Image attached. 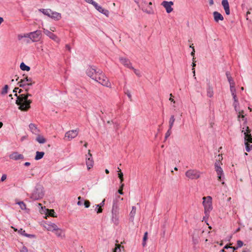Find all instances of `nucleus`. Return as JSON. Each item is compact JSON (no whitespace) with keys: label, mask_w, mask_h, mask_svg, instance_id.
I'll use <instances>...</instances> for the list:
<instances>
[{"label":"nucleus","mask_w":252,"mask_h":252,"mask_svg":"<svg viewBox=\"0 0 252 252\" xmlns=\"http://www.w3.org/2000/svg\"><path fill=\"white\" fill-rule=\"evenodd\" d=\"M229 248L230 249H233V251L234 252L236 250H237L238 248L237 247H229Z\"/></svg>","instance_id":"63"},{"label":"nucleus","mask_w":252,"mask_h":252,"mask_svg":"<svg viewBox=\"0 0 252 252\" xmlns=\"http://www.w3.org/2000/svg\"><path fill=\"white\" fill-rule=\"evenodd\" d=\"M174 3L172 1H163L161 4V5L165 8L166 12L168 13H169L173 11V8H172L171 6Z\"/></svg>","instance_id":"14"},{"label":"nucleus","mask_w":252,"mask_h":252,"mask_svg":"<svg viewBox=\"0 0 252 252\" xmlns=\"http://www.w3.org/2000/svg\"><path fill=\"white\" fill-rule=\"evenodd\" d=\"M147 235H148V233L147 232H146L144 234V237H143V243H142V245L144 247L146 245V241L147 239Z\"/></svg>","instance_id":"39"},{"label":"nucleus","mask_w":252,"mask_h":252,"mask_svg":"<svg viewBox=\"0 0 252 252\" xmlns=\"http://www.w3.org/2000/svg\"><path fill=\"white\" fill-rule=\"evenodd\" d=\"M185 174L188 178L191 180L198 179L200 176V172L196 170H189Z\"/></svg>","instance_id":"9"},{"label":"nucleus","mask_w":252,"mask_h":252,"mask_svg":"<svg viewBox=\"0 0 252 252\" xmlns=\"http://www.w3.org/2000/svg\"><path fill=\"white\" fill-rule=\"evenodd\" d=\"M36 140L40 144H43L46 142V139L43 137V136L39 135V134H37Z\"/></svg>","instance_id":"28"},{"label":"nucleus","mask_w":252,"mask_h":252,"mask_svg":"<svg viewBox=\"0 0 252 252\" xmlns=\"http://www.w3.org/2000/svg\"><path fill=\"white\" fill-rule=\"evenodd\" d=\"M95 5H94V7L100 13L104 14L106 16H108L109 15V11L103 8L101 6H99L97 4V3H94Z\"/></svg>","instance_id":"21"},{"label":"nucleus","mask_w":252,"mask_h":252,"mask_svg":"<svg viewBox=\"0 0 252 252\" xmlns=\"http://www.w3.org/2000/svg\"><path fill=\"white\" fill-rule=\"evenodd\" d=\"M98 74L94 78V80L104 86L111 87V83L109 81L108 78L102 73L100 70L97 71Z\"/></svg>","instance_id":"2"},{"label":"nucleus","mask_w":252,"mask_h":252,"mask_svg":"<svg viewBox=\"0 0 252 252\" xmlns=\"http://www.w3.org/2000/svg\"><path fill=\"white\" fill-rule=\"evenodd\" d=\"M121 246L120 245H117L113 252H121Z\"/></svg>","instance_id":"43"},{"label":"nucleus","mask_w":252,"mask_h":252,"mask_svg":"<svg viewBox=\"0 0 252 252\" xmlns=\"http://www.w3.org/2000/svg\"><path fill=\"white\" fill-rule=\"evenodd\" d=\"M95 210L96 211L97 214L100 213L102 212V209L100 207H98V208L95 209Z\"/></svg>","instance_id":"54"},{"label":"nucleus","mask_w":252,"mask_h":252,"mask_svg":"<svg viewBox=\"0 0 252 252\" xmlns=\"http://www.w3.org/2000/svg\"><path fill=\"white\" fill-rule=\"evenodd\" d=\"M17 97L16 104L19 106L18 109L22 111H27L31 108V104L32 100L28 99L29 96H32V94L27 92L26 94H21L19 95L15 94Z\"/></svg>","instance_id":"1"},{"label":"nucleus","mask_w":252,"mask_h":252,"mask_svg":"<svg viewBox=\"0 0 252 252\" xmlns=\"http://www.w3.org/2000/svg\"><path fill=\"white\" fill-rule=\"evenodd\" d=\"M203 199L204 200L203 201V205L204 207V213L206 217L208 218L209 213L212 209V197L208 196L207 197H204Z\"/></svg>","instance_id":"6"},{"label":"nucleus","mask_w":252,"mask_h":252,"mask_svg":"<svg viewBox=\"0 0 252 252\" xmlns=\"http://www.w3.org/2000/svg\"><path fill=\"white\" fill-rule=\"evenodd\" d=\"M18 204L22 210H25L26 209V205L23 201H19L16 202Z\"/></svg>","instance_id":"33"},{"label":"nucleus","mask_w":252,"mask_h":252,"mask_svg":"<svg viewBox=\"0 0 252 252\" xmlns=\"http://www.w3.org/2000/svg\"><path fill=\"white\" fill-rule=\"evenodd\" d=\"M219 159L217 160L215 163V168L218 175V179L219 181H221L222 178L223 177V172L222 169L220 167L221 164L220 160L222 159V156L218 155Z\"/></svg>","instance_id":"5"},{"label":"nucleus","mask_w":252,"mask_h":252,"mask_svg":"<svg viewBox=\"0 0 252 252\" xmlns=\"http://www.w3.org/2000/svg\"><path fill=\"white\" fill-rule=\"evenodd\" d=\"M242 132L245 135V140L252 143V138L251 137V130L247 126H243Z\"/></svg>","instance_id":"10"},{"label":"nucleus","mask_w":252,"mask_h":252,"mask_svg":"<svg viewBox=\"0 0 252 252\" xmlns=\"http://www.w3.org/2000/svg\"><path fill=\"white\" fill-rule=\"evenodd\" d=\"M90 202L89 200H85L84 204L85 208H89L90 206Z\"/></svg>","instance_id":"47"},{"label":"nucleus","mask_w":252,"mask_h":252,"mask_svg":"<svg viewBox=\"0 0 252 252\" xmlns=\"http://www.w3.org/2000/svg\"><path fill=\"white\" fill-rule=\"evenodd\" d=\"M86 2L92 4L94 6L95 5L94 3H96V2L94 1L93 0H85Z\"/></svg>","instance_id":"53"},{"label":"nucleus","mask_w":252,"mask_h":252,"mask_svg":"<svg viewBox=\"0 0 252 252\" xmlns=\"http://www.w3.org/2000/svg\"><path fill=\"white\" fill-rule=\"evenodd\" d=\"M131 69L133 70L134 72L137 76H138V77L141 76V74H140L139 70H137V69L134 68L133 67V68H131Z\"/></svg>","instance_id":"45"},{"label":"nucleus","mask_w":252,"mask_h":252,"mask_svg":"<svg viewBox=\"0 0 252 252\" xmlns=\"http://www.w3.org/2000/svg\"><path fill=\"white\" fill-rule=\"evenodd\" d=\"M31 163L30 162H26L25 163H24V165L26 166H29L30 165Z\"/></svg>","instance_id":"64"},{"label":"nucleus","mask_w":252,"mask_h":252,"mask_svg":"<svg viewBox=\"0 0 252 252\" xmlns=\"http://www.w3.org/2000/svg\"><path fill=\"white\" fill-rule=\"evenodd\" d=\"M194 54H195V49L194 47H192V51L191 52V55L193 57V58H194Z\"/></svg>","instance_id":"60"},{"label":"nucleus","mask_w":252,"mask_h":252,"mask_svg":"<svg viewBox=\"0 0 252 252\" xmlns=\"http://www.w3.org/2000/svg\"><path fill=\"white\" fill-rule=\"evenodd\" d=\"M171 129L172 128H170V127H169L168 130H167V131L165 133V140H166L167 139V138L171 135Z\"/></svg>","instance_id":"40"},{"label":"nucleus","mask_w":252,"mask_h":252,"mask_svg":"<svg viewBox=\"0 0 252 252\" xmlns=\"http://www.w3.org/2000/svg\"><path fill=\"white\" fill-rule=\"evenodd\" d=\"M124 186V184L122 183L118 191V193L122 195L124 194V192L123 191Z\"/></svg>","instance_id":"41"},{"label":"nucleus","mask_w":252,"mask_h":252,"mask_svg":"<svg viewBox=\"0 0 252 252\" xmlns=\"http://www.w3.org/2000/svg\"><path fill=\"white\" fill-rule=\"evenodd\" d=\"M43 188L40 185H37L35 187L31 194V198L34 200H38L42 198L44 196Z\"/></svg>","instance_id":"4"},{"label":"nucleus","mask_w":252,"mask_h":252,"mask_svg":"<svg viewBox=\"0 0 252 252\" xmlns=\"http://www.w3.org/2000/svg\"><path fill=\"white\" fill-rule=\"evenodd\" d=\"M232 96H233V100H234V102H236V101H238V99L237 97V96H236V94H232Z\"/></svg>","instance_id":"59"},{"label":"nucleus","mask_w":252,"mask_h":252,"mask_svg":"<svg viewBox=\"0 0 252 252\" xmlns=\"http://www.w3.org/2000/svg\"><path fill=\"white\" fill-rule=\"evenodd\" d=\"M18 232L20 233L21 235L24 236V234H26L25 230H23V229L21 228L20 230H18Z\"/></svg>","instance_id":"57"},{"label":"nucleus","mask_w":252,"mask_h":252,"mask_svg":"<svg viewBox=\"0 0 252 252\" xmlns=\"http://www.w3.org/2000/svg\"><path fill=\"white\" fill-rule=\"evenodd\" d=\"M20 67L21 69L23 71L26 70V71H28L30 70V67L24 63H22L20 64Z\"/></svg>","instance_id":"30"},{"label":"nucleus","mask_w":252,"mask_h":252,"mask_svg":"<svg viewBox=\"0 0 252 252\" xmlns=\"http://www.w3.org/2000/svg\"><path fill=\"white\" fill-rule=\"evenodd\" d=\"M28 249L25 247L23 246L22 249L20 250V252H28Z\"/></svg>","instance_id":"56"},{"label":"nucleus","mask_w":252,"mask_h":252,"mask_svg":"<svg viewBox=\"0 0 252 252\" xmlns=\"http://www.w3.org/2000/svg\"><path fill=\"white\" fill-rule=\"evenodd\" d=\"M213 15L216 22H218L219 20L222 21L223 20L222 15L217 11L214 12Z\"/></svg>","instance_id":"23"},{"label":"nucleus","mask_w":252,"mask_h":252,"mask_svg":"<svg viewBox=\"0 0 252 252\" xmlns=\"http://www.w3.org/2000/svg\"><path fill=\"white\" fill-rule=\"evenodd\" d=\"M9 158L10 159L17 160L24 159V156L19 154L18 152H13L9 155Z\"/></svg>","instance_id":"18"},{"label":"nucleus","mask_w":252,"mask_h":252,"mask_svg":"<svg viewBox=\"0 0 252 252\" xmlns=\"http://www.w3.org/2000/svg\"><path fill=\"white\" fill-rule=\"evenodd\" d=\"M43 32L47 35L50 38L54 40L57 42H59L60 40L55 34L48 31V30L44 29Z\"/></svg>","instance_id":"16"},{"label":"nucleus","mask_w":252,"mask_h":252,"mask_svg":"<svg viewBox=\"0 0 252 252\" xmlns=\"http://www.w3.org/2000/svg\"><path fill=\"white\" fill-rule=\"evenodd\" d=\"M24 236L29 238H35V235L32 234H24Z\"/></svg>","instance_id":"55"},{"label":"nucleus","mask_w":252,"mask_h":252,"mask_svg":"<svg viewBox=\"0 0 252 252\" xmlns=\"http://www.w3.org/2000/svg\"><path fill=\"white\" fill-rule=\"evenodd\" d=\"M119 60L121 63L123 64L125 66L130 69L133 68L131 63L128 59L124 57H120Z\"/></svg>","instance_id":"17"},{"label":"nucleus","mask_w":252,"mask_h":252,"mask_svg":"<svg viewBox=\"0 0 252 252\" xmlns=\"http://www.w3.org/2000/svg\"><path fill=\"white\" fill-rule=\"evenodd\" d=\"M86 74L87 75L94 80V78L95 77V76H97L98 74L97 71L95 70V69L92 66H89L86 70Z\"/></svg>","instance_id":"13"},{"label":"nucleus","mask_w":252,"mask_h":252,"mask_svg":"<svg viewBox=\"0 0 252 252\" xmlns=\"http://www.w3.org/2000/svg\"><path fill=\"white\" fill-rule=\"evenodd\" d=\"M239 102L238 101L234 102L233 105L234 107V109L236 111H237V106H239Z\"/></svg>","instance_id":"49"},{"label":"nucleus","mask_w":252,"mask_h":252,"mask_svg":"<svg viewBox=\"0 0 252 252\" xmlns=\"http://www.w3.org/2000/svg\"><path fill=\"white\" fill-rule=\"evenodd\" d=\"M112 220L114 222V223L117 224L119 221V216L118 212L117 210V207L115 205V204L114 203L112 209Z\"/></svg>","instance_id":"11"},{"label":"nucleus","mask_w":252,"mask_h":252,"mask_svg":"<svg viewBox=\"0 0 252 252\" xmlns=\"http://www.w3.org/2000/svg\"><path fill=\"white\" fill-rule=\"evenodd\" d=\"M50 17L54 19H56L57 20H59L61 18V14L58 12H52Z\"/></svg>","instance_id":"27"},{"label":"nucleus","mask_w":252,"mask_h":252,"mask_svg":"<svg viewBox=\"0 0 252 252\" xmlns=\"http://www.w3.org/2000/svg\"><path fill=\"white\" fill-rule=\"evenodd\" d=\"M230 90L231 94H236V89L235 88V85H230Z\"/></svg>","instance_id":"37"},{"label":"nucleus","mask_w":252,"mask_h":252,"mask_svg":"<svg viewBox=\"0 0 252 252\" xmlns=\"http://www.w3.org/2000/svg\"><path fill=\"white\" fill-rule=\"evenodd\" d=\"M243 113H244L243 110H242L241 111H240L239 112V115L238 116V119L240 118V117H241L242 118H244V115H243Z\"/></svg>","instance_id":"50"},{"label":"nucleus","mask_w":252,"mask_h":252,"mask_svg":"<svg viewBox=\"0 0 252 252\" xmlns=\"http://www.w3.org/2000/svg\"><path fill=\"white\" fill-rule=\"evenodd\" d=\"M221 4L226 15L230 14L229 5L227 0H222Z\"/></svg>","instance_id":"20"},{"label":"nucleus","mask_w":252,"mask_h":252,"mask_svg":"<svg viewBox=\"0 0 252 252\" xmlns=\"http://www.w3.org/2000/svg\"><path fill=\"white\" fill-rule=\"evenodd\" d=\"M47 214L52 217H56V216L55 215V212L54 211V210L53 209H47Z\"/></svg>","instance_id":"32"},{"label":"nucleus","mask_w":252,"mask_h":252,"mask_svg":"<svg viewBox=\"0 0 252 252\" xmlns=\"http://www.w3.org/2000/svg\"><path fill=\"white\" fill-rule=\"evenodd\" d=\"M207 96L209 97H212L213 96L214 92H213V88L211 87L210 86H209L207 88Z\"/></svg>","instance_id":"26"},{"label":"nucleus","mask_w":252,"mask_h":252,"mask_svg":"<svg viewBox=\"0 0 252 252\" xmlns=\"http://www.w3.org/2000/svg\"><path fill=\"white\" fill-rule=\"evenodd\" d=\"M27 33L24 34V35L19 34L18 36V38L19 40H21L23 37H28V36H26Z\"/></svg>","instance_id":"52"},{"label":"nucleus","mask_w":252,"mask_h":252,"mask_svg":"<svg viewBox=\"0 0 252 252\" xmlns=\"http://www.w3.org/2000/svg\"><path fill=\"white\" fill-rule=\"evenodd\" d=\"M237 248H241L243 245V242L241 240H238L237 242Z\"/></svg>","instance_id":"48"},{"label":"nucleus","mask_w":252,"mask_h":252,"mask_svg":"<svg viewBox=\"0 0 252 252\" xmlns=\"http://www.w3.org/2000/svg\"><path fill=\"white\" fill-rule=\"evenodd\" d=\"M6 174H3L1 177V179H0V181L1 182H3L4 181H5L6 179Z\"/></svg>","instance_id":"58"},{"label":"nucleus","mask_w":252,"mask_h":252,"mask_svg":"<svg viewBox=\"0 0 252 252\" xmlns=\"http://www.w3.org/2000/svg\"><path fill=\"white\" fill-rule=\"evenodd\" d=\"M136 208L135 206L132 207V210L130 213V217L133 218L136 213Z\"/></svg>","instance_id":"35"},{"label":"nucleus","mask_w":252,"mask_h":252,"mask_svg":"<svg viewBox=\"0 0 252 252\" xmlns=\"http://www.w3.org/2000/svg\"><path fill=\"white\" fill-rule=\"evenodd\" d=\"M152 5V2H148L146 0H142L141 2V9L142 11L148 14H153L154 11L151 5Z\"/></svg>","instance_id":"7"},{"label":"nucleus","mask_w":252,"mask_h":252,"mask_svg":"<svg viewBox=\"0 0 252 252\" xmlns=\"http://www.w3.org/2000/svg\"><path fill=\"white\" fill-rule=\"evenodd\" d=\"M226 76L227 77V78H229V77H231V75L229 72H226Z\"/></svg>","instance_id":"62"},{"label":"nucleus","mask_w":252,"mask_h":252,"mask_svg":"<svg viewBox=\"0 0 252 252\" xmlns=\"http://www.w3.org/2000/svg\"><path fill=\"white\" fill-rule=\"evenodd\" d=\"M118 169L119 170V172H120V173H118V177L120 179V182L122 184L124 181L123 174L121 172V169L119 168H118Z\"/></svg>","instance_id":"36"},{"label":"nucleus","mask_w":252,"mask_h":252,"mask_svg":"<svg viewBox=\"0 0 252 252\" xmlns=\"http://www.w3.org/2000/svg\"><path fill=\"white\" fill-rule=\"evenodd\" d=\"M175 121V118L174 117V116L171 115L169 121V127H170V128H172L173 125H174Z\"/></svg>","instance_id":"29"},{"label":"nucleus","mask_w":252,"mask_h":252,"mask_svg":"<svg viewBox=\"0 0 252 252\" xmlns=\"http://www.w3.org/2000/svg\"><path fill=\"white\" fill-rule=\"evenodd\" d=\"M248 142V141H246L245 144L247 152H249L252 149V144H249Z\"/></svg>","instance_id":"34"},{"label":"nucleus","mask_w":252,"mask_h":252,"mask_svg":"<svg viewBox=\"0 0 252 252\" xmlns=\"http://www.w3.org/2000/svg\"><path fill=\"white\" fill-rule=\"evenodd\" d=\"M65 48L67 50H68L69 51H70V50H71V48H70V46L68 44H66L65 45Z\"/></svg>","instance_id":"61"},{"label":"nucleus","mask_w":252,"mask_h":252,"mask_svg":"<svg viewBox=\"0 0 252 252\" xmlns=\"http://www.w3.org/2000/svg\"><path fill=\"white\" fill-rule=\"evenodd\" d=\"M44 227L48 231L54 232L58 228V226L54 223L49 222L48 223H46L44 225Z\"/></svg>","instance_id":"19"},{"label":"nucleus","mask_w":252,"mask_h":252,"mask_svg":"<svg viewBox=\"0 0 252 252\" xmlns=\"http://www.w3.org/2000/svg\"><path fill=\"white\" fill-rule=\"evenodd\" d=\"M78 134V130H71L66 132L65 134V137H67L69 140L76 137Z\"/></svg>","instance_id":"15"},{"label":"nucleus","mask_w":252,"mask_h":252,"mask_svg":"<svg viewBox=\"0 0 252 252\" xmlns=\"http://www.w3.org/2000/svg\"><path fill=\"white\" fill-rule=\"evenodd\" d=\"M227 79L229 83V85H235V82L231 76L229 77V78H228Z\"/></svg>","instance_id":"44"},{"label":"nucleus","mask_w":252,"mask_h":252,"mask_svg":"<svg viewBox=\"0 0 252 252\" xmlns=\"http://www.w3.org/2000/svg\"><path fill=\"white\" fill-rule=\"evenodd\" d=\"M125 94H126L127 95V96H128L129 100L130 101H132V96L130 94V92L128 90H127L126 92H125Z\"/></svg>","instance_id":"46"},{"label":"nucleus","mask_w":252,"mask_h":252,"mask_svg":"<svg viewBox=\"0 0 252 252\" xmlns=\"http://www.w3.org/2000/svg\"><path fill=\"white\" fill-rule=\"evenodd\" d=\"M86 163L88 170L92 168L94 165V160L90 150H89L88 155H86Z\"/></svg>","instance_id":"12"},{"label":"nucleus","mask_w":252,"mask_h":252,"mask_svg":"<svg viewBox=\"0 0 252 252\" xmlns=\"http://www.w3.org/2000/svg\"><path fill=\"white\" fill-rule=\"evenodd\" d=\"M44 155V153L43 152L37 151L36 152V155L34 158L36 160H39L43 157Z\"/></svg>","instance_id":"25"},{"label":"nucleus","mask_w":252,"mask_h":252,"mask_svg":"<svg viewBox=\"0 0 252 252\" xmlns=\"http://www.w3.org/2000/svg\"><path fill=\"white\" fill-rule=\"evenodd\" d=\"M29 128L32 133L35 135L39 134V130L34 124H30L29 125Z\"/></svg>","instance_id":"22"},{"label":"nucleus","mask_w":252,"mask_h":252,"mask_svg":"<svg viewBox=\"0 0 252 252\" xmlns=\"http://www.w3.org/2000/svg\"><path fill=\"white\" fill-rule=\"evenodd\" d=\"M41 32L39 30L27 33L26 36L30 38L32 42H36L39 40Z\"/></svg>","instance_id":"8"},{"label":"nucleus","mask_w":252,"mask_h":252,"mask_svg":"<svg viewBox=\"0 0 252 252\" xmlns=\"http://www.w3.org/2000/svg\"><path fill=\"white\" fill-rule=\"evenodd\" d=\"M42 12V13L46 15H47L49 17H50V15H51V14L52 13V11L50 9H41L40 10Z\"/></svg>","instance_id":"31"},{"label":"nucleus","mask_w":252,"mask_h":252,"mask_svg":"<svg viewBox=\"0 0 252 252\" xmlns=\"http://www.w3.org/2000/svg\"><path fill=\"white\" fill-rule=\"evenodd\" d=\"M8 89V86L7 85H5L3 88L2 89V90L1 91V94H5L7 93V91Z\"/></svg>","instance_id":"38"},{"label":"nucleus","mask_w":252,"mask_h":252,"mask_svg":"<svg viewBox=\"0 0 252 252\" xmlns=\"http://www.w3.org/2000/svg\"><path fill=\"white\" fill-rule=\"evenodd\" d=\"M54 232H55L56 235L58 237H60V238H64V234L63 233V230L62 229L59 228L58 227Z\"/></svg>","instance_id":"24"},{"label":"nucleus","mask_w":252,"mask_h":252,"mask_svg":"<svg viewBox=\"0 0 252 252\" xmlns=\"http://www.w3.org/2000/svg\"><path fill=\"white\" fill-rule=\"evenodd\" d=\"M195 58H193L192 59V61H193V63H192V72L194 74V76H195V69H194V67L196 66V64L195 63Z\"/></svg>","instance_id":"42"},{"label":"nucleus","mask_w":252,"mask_h":252,"mask_svg":"<svg viewBox=\"0 0 252 252\" xmlns=\"http://www.w3.org/2000/svg\"><path fill=\"white\" fill-rule=\"evenodd\" d=\"M34 83L31 78L27 76L24 77L23 79L18 82V85L20 87L23 88L26 92L29 91V86H31Z\"/></svg>","instance_id":"3"},{"label":"nucleus","mask_w":252,"mask_h":252,"mask_svg":"<svg viewBox=\"0 0 252 252\" xmlns=\"http://www.w3.org/2000/svg\"><path fill=\"white\" fill-rule=\"evenodd\" d=\"M104 202L105 199H104L99 204L95 205L96 208H98V207H100V208H101L102 206H103V205H104Z\"/></svg>","instance_id":"51"}]
</instances>
